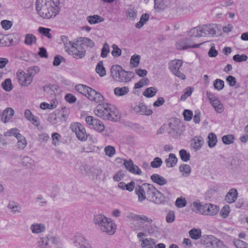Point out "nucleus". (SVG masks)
Returning <instances> with one entry per match:
<instances>
[{
  "label": "nucleus",
  "instance_id": "1",
  "mask_svg": "<svg viewBox=\"0 0 248 248\" xmlns=\"http://www.w3.org/2000/svg\"><path fill=\"white\" fill-rule=\"evenodd\" d=\"M135 192L140 202L147 199L151 202L160 204L164 203L167 200L166 197L152 184L137 185L135 187Z\"/></svg>",
  "mask_w": 248,
  "mask_h": 248
},
{
  "label": "nucleus",
  "instance_id": "2",
  "mask_svg": "<svg viewBox=\"0 0 248 248\" xmlns=\"http://www.w3.org/2000/svg\"><path fill=\"white\" fill-rule=\"evenodd\" d=\"M94 112L96 115L104 120L116 122L120 119L118 110L110 104H98Z\"/></svg>",
  "mask_w": 248,
  "mask_h": 248
},
{
  "label": "nucleus",
  "instance_id": "3",
  "mask_svg": "<svg viewBox=\"0 0 248 248\" xmlns=\"http://www.w3.org/2000/svg\"><path fill=\"white\" fill-rule=\"evenodd\" d=\"M93 222L97 228L102 232L109 234H112L115 232V224L103 215H96L94 216Z\"/></svg>",
  "mask_w": 248,
  "mask_h": 248
},
{
  "label": "nucleus",
  "instance_id": "4",
  "mask_svg": "<svg viewBox=\"0 0 248 248\" xmlns=\"http://www.w3.org/2000/svg\"><path fill=\"white\" fill-rule=\"evenodd\" d=\"M110 74L112 78L116 81L128 82L134 77L132 72L126 71L119 65H113L110 69Z\"/></svg>",
  "mask_w": 248,
  "mask_h": 248
},
{
  "label": "nucleus",
  "instance_id": "5",
  "mask_svg": "<svg viewBox=\"0 0 248 248\" xmlns=\"http://www.w3.org/2000/svg\"><path fill=\"white\" fill-rule=\"evenodd\" d=\"M192 207L193 211L205 215L213 216L217 214L219 211L218 206L210 203L202 205L200 203L194 202Z\"/></svg>",
  "mask_w": 248,
  "mask_h": 248
},
{
  "label": "nucleus",
  "instance_id": "6",
  "mask_svg": "<svg viewBox=\"0 0 248 248\" xmlns=\"http://www.w3.org/2000/svg\"><path fill=\"white\" fill-rule=\"evenodd\" d=\"M55 2V4H50L49 6L46 7L38 15L46 19L55 17L59 12V8L58 6L59 2L58 1H56Z\"/></svg>",
  "mask_w": 248,
  "mask_h": 248
},
{
  "label": "nucleus",
  "instance_id": "7",
  "mask_svg": "<svg viewBox=\"0 0 248 248\" xmlns=\"http://www.w3.org/2000/svg\"><path fill=\"white\" fill-rule=\"evenodd\" d=\"M80 42L81 41L78 39L76 42L73 43L72 46L71 54H70L76 59H81L85 55L86 49L85 48H82L81 44L80 45Z\"/></svg>",
  "mask_w": 248,
  "mask_h": 248
},
{
  "label": "nucleus",
  "instance_id": "8",
  "mask_svg": "<svg viewBox=\"0 0 248 248\" xmlns=\"http://www.w3.org/2000/svg\"><path fill=\"white\" fill-rule=\"evenodd\" d=\"M182 63L183 62L181 60H173L169 63V68L175 76L181 79H185L186 78L185 75L179 71V69L182 66Z\"/></svg>",
  "mask_w": 248,
  "mask_h": 248
},
{
  "label": "nucleus",
  "instance_id": "9",
  "mask_svg": "<svg viewBox=\"0 0 248 248\" xmlns=\"http://www.w3.org/2000/svg\"><path fill=\"white\" fill-rule=\"evenodd\" d=\"M66 117V115L63 113V111L56 110L49 114L47 120L51 124L55 125L58 124L60 122L64 121Z\"/></svg>",
  "mask_w": 248,
  "mask_h": 248
},
{
  "label": "nucleus",
  "instance_id": "10",
  "mask_svg": "<svg viewBox=\"0 0 248 248\" xmlns=\"http://www.w3.org/2000/svg\"><path fill=\"white\" fill-rule=\"evenodd\" d=\"M72 130L75 132L77 137L79 140L85 141L87 140L88 136L84 126L78 123L72 124Z\"/></svg>",
  "mask_w": 248,
  "mask_h": 248
},
{
  "label": "nucleus",
  "instance_id": "11",
  "mask_svg": "<svg viewBox=\"0 0 248 248\" xmlns=\"http://www.w3.org/2000/svg\"><path fill=\"white\" fill-rule=\"evenodd\" d=\"M85 121L91 128L94 129L99 132H102L104 130L105 126L104 124L98 119H95L92 116H88L86 117Z\"/></svg>",
  "mask_w": 248,
  "mask_h": 248
},
{
  "label": "nucleus",
  "instance_id": "12",
  "mask_svg": "<svg viewBox=\"0 0 248 248\" xmlns=\"http://www.w3.org/2000/svg\"><path fill=\"white\" fill-rule=\"evenodd\" d=\"M16 78L22 86H27L32 81V77L23 71H18L16 73Z\"/></svg>",
  "mask_w": 248,
  "mask_h": 248
},
{
  "label": "nucleus",
  "instance_id": "13",
  "mask_svg": "<svg viewBox=\"0 0 248 248\" xmlns=\"http://www.w3.org/2000/svg\"><path fill=\"white\" fill-rule=\"evenodd\" d=\"M201 30L202 37H213L217 33V27L213 25H203Z\"/></svg>",
  "mask_w": 248,
  "mask_h": 248
},
{
  "label": "nucleus",
  "instance_id": "14",
  "mask_svg": "<svg viewBox=\"0 0 248 248\" xmlns=\"http://www.w3.org/2000/svg\"><path fill=\"white\" fill-rule=\"evenodd\" d=\"M124 165L125 168L131 173L138 175L141 174V170L140 169L138 166L134 165L131 159L128 160H125L124 161Z\"/></svg>",
  "mask_w": 248,
  "mask_h": 248
},
{
  "label": "nucleus",
  "instance_id": "15",
  "mask_svg": "<svg viewBox=\"0 0 248 248\" xmlns=\"http://www.w3.org/2000/svg\"><path fill=\"white\" fill-rule=\"evenodd\" d=\"M90 93L87 96V97L90 100L96 103L102 102L104 101V98L101 93L94 89L90 90Z\"/></svg>",
  "mask_w": 248,
  "mask_h": 248
},
{
  "label": "nucleus",
  "instance_id": "16",
  "mask_svg": "<svg viewBox=\"0 0 248 248\" xmlns=\"http://www.w3.org/2000/svg\"><path fill=\"white\" fill-rule=\"evenodd\" d=\"M55 4L56 2L54 0H36V10L39 14L46 7L49 6L50 4Z\"/></svg>",
  "mask_w": 248,
  "mask_h": 248
},
{
  "label": "nucleus",
  "instance_id": "17",
  "mask_svg": "<svg viewBox=\"0 0 248 248\" xmlns=\"http://www.w3.org/2000/svg\"><path fill=\"white\" fill-rule=\"evenodd\" d=\"M147 218L148 219V221H144L145 222L142 223L140 225L142 229L145 232L151 234L155 232V226L152 225L153 220L151 218L148 217H147Z\"/></svg>",
  "mask_w": 248,
  "mask_h": 248
},
{
  "label": "nucleus",
  "instance_id": "18",
  "mask_svg": "<svg viewBox=\"0 0 248 248\" xmlns=\"http://www.w3.org/2000/svg\"><path fill=\"white\" fill-rule=\"evenodd\" d=\"M14 110L11 108H6L1 113L0 119L4 123L7 122L13 116Z\"/></svg>",
  "mask_w": 248,
  "mask_h": 248
},
{
  "label": "nucleus",
  "instance_id": "19",
  "mask_svg": "<svg viewBox=\"0 0 248 248\" xmlns=\"http://www.w3.org/2000/svg\"><path fill=\"white\" fill-rule=\"evenodd\" d=\"M55 240V238L53 237H50V238L47 236L41 237L38 242V246L39 248H49V241L54 243Z\"/></svg>",
  "mask_w": 248,
  "mask_h": 248
},
{
  "label": "nucleus",
  "instance_id": "20",
  "mask_svg": "<svg viewBox=\"0 0 248 248\" xmlns=\"http://www.w3.org/2000/svg\"><path fill=\"white\" fill-rule=\"evenodd\" d=\"M30 229L32 233L38 234L45 232L46 226L43 223H34L31 225Z\"/></svg>",
  "mask_w": 248,
  "mask_h": 248
},
{
  "label": "nucleus",
  "instance_id": "21",
  "mask_svg": "<svg viewBox=\"0 0 248 248\" xmlns=\"http://www.w3.org/2000/svg\"><path fill=\"white\" fill-rule=\"evenodd\" d=\"M204 143L203 138L201 136H196L192 140L191 147L195 150H200Z\"/></svg>",
  "mask_w": 248,
  "mask_h": 248
},
{
  "label": "nucleus",
  "instance_id": "22",
  "mask_svg": "<svg viewBox=\"0 0 248 248\" xmlns=\"http://www.w3.org/2000/svg\"><path fill=\"white\" fill-rule=\"evenodd\" d=\"M238 196L236 189L232 188L229 190L225 197V201L229 203L234 202Z\"/></svg>",
  "mask_w": 248,
  "mask_h": 248
},
{
  "label": "nucleus",
  "instance_id": "23",
  "mask_svg": "<svg viewBox=\"0 0 248 248\" xmlns=\"http://www.w3.org/2000/svg\"><path fill=\"white\" fill-rule=\"evenodd\" d=\"M151 180L159 186H164L167 183V181L163 176L158 174H154L151 176Z\"/></svg>",
  "mask_w": 248,
  "mask_h": 248
},
{
  "label": "nucleus",
  "instance_id": "24",
  "mask_svg": "<svg viewBox=\"0 0 248 248\" xmlns=\"http://www.w3.org/2000/svg\"><path fill=\"white\" fill-rule=\"evenodd\" d=\"M75 245L76 247L83 248H90L91 247L83 238L81 237H77L74 241Z\"/></svg>",
  "mask_w": 248,
  "mask_h": 248
},
{
  "label": "nucleus",
  "instance_id": "25",
  "mask_svg": "<svg viewBox=\"0 0 248 248\" xmlns=\"http://www.w3.org/2000/svg\"><path fill=\"white\" fill-rule=\"evenodd\" d=\"M75 89L77 92L87 97L90 92V90L92 88L83 84H78L76 86Z\"/></svg>",
  "mask_w": 248,
  "mask_h": 248
},
{
  "label": "nucleus",
  "instance_id": "26",
  "mask_svg": "<svg viewBox=\"0 0 248 248\" xmlns=\"http://www.w3.org/2000/svg\"><path fill=\"white\" fill-rule=\"evenodd\" d=\"M177 162V158L173 154H170L169 158L166 159L165 163L167 167H173Z\"/></svg>",
  "mask_w": 248,
  "mask_h": 248
},
{
  "label": "nucleus",
  "instance_id": "27",
  "mask_svg": "<svg viewBox=\"0 0 248 248\" xmlns=\"http://www.w3.org/2000/svg\"><path fill=\"white\" fill-rule=\"evenodd\" d=\"M127 218L130 220L138 221L139 220L143 221H148L147 217L145 215H138L133 213H129L126 216Z\"/></svg>",
  "mask_w": 248,
  "mask_h": 248
},
{
  "label": "nucleus",
  "instance_id": "28",
  "mask_svg": "<svg viewBox=\"0 0 248 248\" xmlns=\"http://www.w3.org/2000/svg\"><path fill=\"white\" fill-rule=\"evenodd\" d=\"M61 40L64 45L65 50L69 54H71V49H72V46L73 43L70 41L67 36L65 35H62L61 37Z\"/></svg>",
  "mask_w": 248,
  "mask_h": 248
},
{
  "label": "nucleus",
  "instance_id": "29",
  "mask_svg": "<svg viewBox=\"0 0 248 248\" xmlns=\"http://www.w3.org/2000/svg\"><path fill=\"white\" fill-rule=\"evenodd\" d=\"M201 26L195 27L190 29L188 32L187 35L190 37H202L201 31Z\"/></svg>",
  "mask_w": 248,
  "mask_h": 248
},
{
  "label": "nucleus",
  "instance_id": "30",
  "mask_svg": "<svg viewBox=\"0 0 248 248\" xmlns=\"http://www.w3.org/2000/svg\"><path fill=\"white\" fill-rule=\"evenodd\" d=\"M104 18L100 16L94 15L93 16H87V20L91 24H94L104 21Z\"/></svg>",
  "mask_w": 248,
  "mask_h": 248
},
{
  "label": "nucleus",
  "instance_id": "31",
  "mask_svg": "<svg viewBox=\"0 0 248 248\" xmlns=\"http://www.w3.org/2000/svg\"><path fill=\"white\" fill-rule=\"evenodd\" d=\"M129 88L127 86L123 87H116L114 90V94L118 96H123L129 92Z\"/></svg>",
  "mask_w": 248,
  "mask_h": 248
},
{
  "label": "nucleus",
  "instance_id": "32",
  "mask_svg": "<svg viewBox=\"0 0 248 248\" xmlns=\"http://www.w3.org/2000/svg\"><path fill=\"white\" fill-rule=\"evenodd\" d=\"M16 139L18 140L17 147L18 149H23L27 145V141L25 138L20 134L16 135Z\"/></svg>",
  "mask_w": 248,
  "mask_h": 248
},
{
  "label": "nucleus",
  "instance_id": "33",
  "mask_svg": "<svg viewBox=\"0 0 248 248\" xmlns=\"http://www.w3.org/2000/svg\"><path fill=\"white\" fill-rule=\"evenodd\" d=\"M157 91L158 90L156 88L152 87L147 88L143 93V95L147 98H151L154 96Z\"/></svg>",
  "mask_w": 248,
  "mask_h": 248
},
{
  "label": "nucleus",
  "instance_id": "34",
  "mask_svg": "<svg viewBox=\"0 0 248 248\" xmlns=\"http://www.w3.org/2000/svg\"><path fill=\"white\" fill-rule=\"evenodd\" d=\"M7 208L10 210L11 212L14 214L20 212V208L19 207L18 204L14 202H10L7 206Z\"/></svg>",
  "mask_w": 248,
  "mask_h": 248
},
{
  "label": "nucleus",
  "instance_id": "35",
  "mask_svg": "<svg viewBox=\"0 0 248 248\" xmlns=\"http://www.w3.org/2000/svg\"><path fill=\"white\" fill-rule=\"evenodd\" d=\"M184 45L186 47V49L191 48H199L203 43L199 44H193L191 40L188 38H185L182 39Z\"/></svg>",
  "mask_w": 248,
  "mask_h": 248
},
{
  "label": "nucleus",
  "instance_id": "36",
  "mask_svg": "<svg viewBox=\"0 0 248 248\" xmlns=\"http://www.w3.org/2000/svg\"><path fill=\"white\" fill-rule=\"evenodd\" d=\"M155 9L158 12L164 10L167 7L164 0H154Z\"/></svg>",
  "mask_w": 248,
  "mask_h": 248
},
{
  "label": "nucleus",
  "instance_id": "37",
  "mask_svg": "<svg viewBox=\"0 0 248 248\" xmlns=\"http://www.w3.org/2000/svg\"><path fill=\"white\" fill-rule=\"evenodd\" d=\"M81 43L80 45L81 44L84 45L86 47L92 48L94 46V43L93 41L88 38L86 37H80L78 38Z\"/></svg>",
  "mask_w": 248,
  "mask_h": 248
},
{
  "label": "nucleus",
  "instance_id": "38",
  "mask_svg": "<svg viewBox=\"0 0 248 248\" xmlns=\"http://www.w3.org/2000/svg\"><path fill=\"white\" fill-rule=\"evenodd\" d=\"M208 144L209 147L210 148L214 147L217 142V138L216 135L213 133H210L208 136Z\"/></svg>",
  "mask_w": 248,
  "mask_h": 248
},
{
  "label": "nucleus",
  "instance_id": "39",
  "mask_svg": "<svg viewBox=\"0 0 248 248\" xmlns=\"http://www.w3.org/2000/svg\"><path fill=\"white\" fill-rule=\"evenodd\" d=\"M95 70L100 77H103L106 75V70L103 66V61H101L98 62Z\"/></svg>",
  "mask_w": 248,
  "mask_h": 248
},
{
  "label": "nucleus",
  "instance_id": "40",
  "mask_svg": "<svg viewBox=\"0 0 248 248\" xmlns=\"http://www.w3.org/2000/svg\"><path fill=\"white\" fill-rule=\"evenodd\" d=\"M36 42V37L32 34H27L25 36L24 43L29 46H31Z\"/></svg>",
  "mask_w": 248,
  "mask_h": 248
},
{
  "label": "nucleus",
  "instance_id": "41",
  "mask_svg": "<svg viewBox=\"0 0 248 248\" xmlns=\"http://www.w3.org/2000/svg\"><path fill=\"white\" fill-rule=\"evenodd\" d=\"M189 234L191 238L197 240L201 236V231L200 229L194 228L189 231Z\"/></svg>",
  "mask_w": 248,
  "mask_h": 248
},
{
  "label": "nucleus",
  "instance_id": "42",
  "mask_svg": "<svg viewBox=\"0 0 248 248\" xmlns=\"http://www.w3.org/2000/svg\"><path fill=\"white\" fill-rule=\"evenodd\" d=\"M2 88L6 91L9 92L12 90L13 86L10 78L6 79L1 84Z\"/></svg>",
  "mask_w": 248,
  "mask_h": 248
},
{
  "label": "nucleus",
  "instance_id": "43",
  "mask_svg": "<svg viewBox=\"0 0 248 248\" xmlns=\"http://www.w3.org/2000/svg\"><path fill=\"white\" fill-rule=\"evenodd\" d=\"M140 109L139 113L140 115L149 116L153 113V111L150 109H148L147 107L142 103H140Z\"/></svg>",
  "mask_w": 248,
  "mask_h": 248
},
{
  "label": "nucleus",
  "instance_id": "44",
  "mask_svg": "<svg viewBox=\"0 0 248 248\" xmlns=\"http://www.w3.org/2000/svg\"><path fill=\"white\" fill-rule=\"evenodd\" d=\"M170 134H171L172 136H176L178 134H180L179 128L178 127V125L177 124H173L171 123L170 124Z\"/></svg>",
  "mask_w": 248,
  "mask_h": 248
},
{
  "label": "nucleus",
  "instance_id": "45",
  "mask_svg": "<svg viewBox=\"0 0 248 248\" xmlns=\"http://www.w3.org/2000/svg\"><path fill=\"white\" fill-rule=\"evenodd\" d=\"M180 171L183 172V175L185 176H188L191 172V168L187 164H183L181 165L179 167Z\"/></svg>",
  "mask_w": 248,
  "mask_h": 248
},
{
  "label": "nucleus",
  "instance_id": "46",
  "mask_svg": "<svg viewBox=\"0 0 248 248\" xmlns=\"http://www.w3.org/2000/svg\"><path fill=\"white\" fill-rule=\"evenodd\" d=\"M179 155L181 159L184 162H187L190 159V154L185 149H182L179 151Z\"/></svg>",
  "mask_w": 248,
  "mask_h": 248
},
{
  "label": "nucleus",
  "instance_id": "47",
  "mask_svg": "<svg viewBox=\"0 0 248 248\" xmlns=\"http://www.w3.org/2000/svg\"><path fill=\"white\" fill-rule=\"evenodd\" d=\"M149 83V80L147 78H142L135 84V89H140L144 85H147Z\"/></svg>",
  "mask_w": 248,
  "mask_h": 248
},
{
  "label": "nucleus",
  "instance_id": "48",
  "mask_svg": "<svg viewBox=\"0 0 248 248\" xmlns=\"http://www.w3.org/2000/svg\"><path fill=\"white\" fill-rule=\"evenodd\" d=\"M211 104L218 113H221L223 111V106L219 100H217Z\"/></svg>",
  "mask_w": 248,
  "mask_h": 248
},
{
  "label": "nucleus",
  "instance_id": "49",
  "mask_svg": "<svg viewBox=\"0 0 248 248\" xmlns=\"http://www.w3.org/2000/svg\"><path fill=\"white\" fill-rule=\"evenodd\" d=\"M140 57L139 55H133L130 59V64L134 67H137L139 64Z\"/></svg>",
  "mask_w": 248,
  "mask_h": 248
},
{
  "label": "nucleus",
  "instance_id": "50",
  "mask_svg": "<svg viewBox=\"0 0 248 248\" xmlns=\"http://www.w3.org/2000/svg\"><path fill=\"white\" fill-rule=\"evenodd\" d=\"M38 31L48 39H51L52 37L51 34L50 33V29L40 27L38 28Z\"/></svg>",
  "mask_w": 248,
  "mask_h": 248
},
{
  "label": "nucleus",
  "instance_id": "51",
  "mask_svg": "<svg viewBox=\"0 0 248 248\" xmlns=\"http://www.w3.org/2000/svg\"><path fill=\"white\" fill-rule=\"evenodd\" d=\"M156 243V241L155 239L152 238H146L142 240L141 241V246L143 248L148 246L149 245H154Z\"/></svg>",
  "mask_w": 248,
  "mask_h": 248
},
{
  "label": "nucleus",
  "instance_id": "52",
  "mask_svg": "<svg viewBox=\"0 0 248 248\" xmlns=\"http://www.w3.org/2000/svg\"><path fill=\"white\" fill-rule=\"evenodd\" d=\"M186 201L182 197L178 198L175 201V206L178 208H182L186 206Z\"/></svg>",
  "mask_w": 248,
  "mask_h": 248
},
{
  "label": "nucleus",
  "instance_id": "53",
  "mask_svg": "<svg viewBox=\"0 0 248 248\" xmlns=\"http://www.w3.org/2000/svg\"><path fill=\"white\" fill-rule=\"evenodd\" d=\"M162 164V159L159 157H156L151 162V166L153 168H158L161 166Z\"/></svg>",
  "mask_w": 248,
  "mask_h": 248
},
{
  "label": "nucleus",
  "instance_id": "54",
  "mask_svg": "<svg viewBox=\"0 0 248 248\" xmlns=\"http://www.w3.org/2000/svg\"><path fill=\"white\" fill-rule=\"evenodd\" d=\"M214 88L217 90H222L224 86V82L222 80L217 79L214 81Z\"/></svg>",
  "mask_w": 248,
  "mask_h": 248
},
{
  "label": "nucleus",
  "instance_id": "55",
  "mask_svg": "<svg viewBox=\"0 0 248 248\" xmlns=\"http://www.w3.org/2000/svg\"><path fill=\"white\" fill-rule=\"evenodd\" d=\"M222 140L225 144H230L233 142L234 137L232 135H225L222 137Z\"/></svg>",
  "mask_w": 248,
  "mask_h": 248
},
{
  "label": "nucleus",
  "instance_id": "56",
  "mask_svg": "<svg viewBox=\"0 0 248 248\" xmlns=\"http://www.w3.org/2000/svg\"><path fill=\"white\" fill-rule=\"evenodd\" d=\"M40 71V68L38 66H34L30 67L28 69L27 72L28 75L32 77V76L37 74Z\"/></svg>",
  "mask_w": 248,
  "mask_h": 248
},
{
  "label": "nucleus",
  "instance_id": "57",
  "mask_svg": "<svg viewBox=\"0 0 248 248\" xmlns=\"http://www.w3.org/2000/svg\"><path fill=\"white\" fill-rule=\"evenodd\" d=\"M248 57L245 54H239L235 55L233 56V60L236 62H242L247 61Z\"/></svg>",
  "mask_w": 248,
  "mask_h": 248
},
{
  "label": "nucleus",
  "instance_id": "58",
  "mask_svg": "<svg viewBox=\"0 0 248 248\" xmlns=\"http://www.w3.org/2000/svg\"><path fill=\"white\" fill-rule=\"evenodd\" d=\"M109 52V46L108 44L105 43L101 49V56L102 58H106Z\"/></svg>",
  "mask_w": 248,
  "mask_h": 248
},
{
  "label": "nucleus",
  "instance_id": "59",
  "mask_svg": "<svg viewBox=\"0 0 248 248\" xmlns=\"http://www.w3.org/2000/svg\"><path fill=\"white\" fill-rule=\"evenodd\" d=\"M113 50L111 51V54L115 57H118L121 54V50L118 47V46L113 44L112 46Z\"/></svg>",
  "mask_w": 248,
  "mask_h": 248
},
{
  "label": "nucleus",
  "instance_id": "60",
  "mask_svg": "<svg viewBox=\"0 0 248 248\" xmlns=\"http://www.w3.org/2000/svg\"><path fill=\"white\" fill-rule=\"evenodd\" d=\"M106 155L109 157H111L115 153L114 147L111 146H108L105 148Z\"/></svg>",
  "mask_w": 248,
  "mask_h": 248
},
{
  "label": "nucleus",
  "instance_id": "61",
  "mask_svg": "<svg viewBox=\"0 0 248 248\" xmlns=\"http://www.w3.org/2000/svg\"><path fill=\"white\" fill-rule=\"evenodd\" d=\"M175 218L174 212L173 211H170L166 217V221L168 223H172L173 222Z\"/></svg>",
  "mask_w": 248,
  "mask_h": 248
},
{
  "label": "nucleus",
  "instance_id": "62",
  "mask_svg": "<svg viewBox=\"0 0 248 248\" xmlns=\"http://www.w3.org/2000/svg\"><path fill=\"white\" fill-rule=\"evenodd\" d=\"M56 106L57 105L56 104H55V103H54L53 104H49L45 102H43L40 104V108L42 109H52L55 108L56 107Z\"/></svg>",
  "mask_w": 248,
  "mask_h": 248
},
{
  "label": "nucleus",
  "instance_id": "63",
  "mask_svg": "<svg viewBox=\"0 0 248 248\" xmlns=\"http://www.w3.org/2000/svg\"><path fill=\"white\" fill-rule=\"evenodd\" d=\"M230 212V207L229 206H224L221 209L220 214L224 218H225L228 217Z\"/></svg>",
  "mask_w": 248,
  "mask_h": 248
},
{
  "label": "nucleus",
  "instance_id": "64",
  "mask_svg": "<svg viewBox=\"0 0 248 248\" xmlns=\"http://www.w3.org/2000/svg\"><path fill=\"white\" fill-rule=\"evenodd\" d=\"M19 134L18 133V130L16 128L11 129L9 130L8 131L5 132L4 133L5 136H13L16 138V135Z\"/></svg>",
  "mask_w": 248,
  "mask_h": 248
}]
</instances>
